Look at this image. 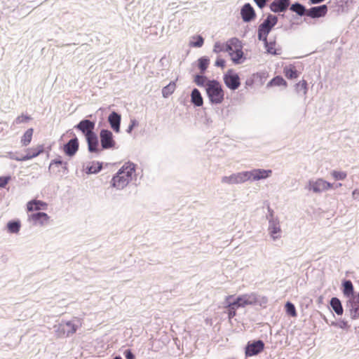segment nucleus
<instances>
[{
	"label": "nucleus",
	"instance_id": "nucleus-56",
	"mask_svg": "<svg viewBox=\"0 0 359 359\" xmlns=\"http://www.w3.org/2000/svg\"><path fill=\"white\" fill-rule=\"evenodd\" d=\"M20 157H21V156H11V158L12 159H14V160H15V158H20Z\"/></svg>",
	"mask_w": 359,
	"mask_h": 359
},
{
	"label": "nucleus",
	"instance_id": "nucleus-2",
	"mask_svg": "<svg viewBox=\"0 0 359 359\" xmlns=\"http://www.w3.org/2000/svg\"><path fill=\"white\" fill-rule=\"evenodd\" d=\"M233 298V295H229L225 299V303L227 307L236 310L239 307H244L247 305L255 304L257 302V294L255 293L245 294L240 295L233 302L230 300Z\"/></svg>",
	"mask_w": 359,
	"mask_h": 359
},
{
	"label": "nucleus",
	"instance_id": "nucleus-40",
	"mask_svg": "<svg viewBox=\"0 0 359 359\" xmlns=\"http://www.w3.org/2000/svg\"><path fill=\"white\" fill-rule=\"evenodd\" d=\"M285 310H286V312L288 315L292 316V317H295L297 316V311H296V309H295V306L294 305L288 302L285 304Z\"/></svg>",
	"mask_w": 359,
	"mask_h": 359
},
{
	"label": "nucleus",
	"instance_id": "nucleus-57",
	"mask_svg": "<svg viewBox=\"0 0 359 359\" xmlns=\"http://www.w3.org/2000/svg\"><path fill=\"white\" fill-rule=\"evenodd\" d=\"M113 359H123V358L121 356L117 355V356L114 357Z\"/></svg>",
	"mask_w": 359,
	"mask_h": 359
},
{
	"label": "nucleus",
	"instance_id": "nucleus-30",
	"mask_svg": "<svg viewBox=\"0 0 359 359\" xmlns=\"http://www.w3.org/2000/svg\"><path fill=\"white\" fill-rule=\"evenodd\" d=\"M343 293L348 299L352 295H355L353 293V285L351 280H345L343 283Z\"/></svg>",
	"mask_w": 359,
	"mask_h": 359
},
{
	"label": "nucleus",
	"instance_id": "nucleus-5",
	"mask_svg": "<svg viewBox=\"0 0 359 359\" xmlns=\"http://www.w3.org/2000/svg\"><path fill=\"white\" fill-rule=\"evenodd\" d=\"M333 187V184L323 178L309 180L305 189L313 194H321Z\"/></svg>",
	"mask_w": 359,
	"mask_h": 359
},
{
	"label": "nucleus",
	"instance_id": "nucleus-49",
	"mask_svg": "<svg viewBox=\"0 0 359 359\" xmlns=\"http://www.w3.org/2000/svg\"><path fill=\"white\" fill-rule=\"evenodd\" d=\"M256 5L261 9L264 8L267 3L265 0H253Z\"/></svg>",
	"mask_w": 359,
	"mask_h": 359
},
{
	"label": "nucleus",
	"instance_id": "nucleus-55",
	"mask_svg": "<svg viewBox=\"0 0 359 359\" xmlns=\"http://www.w3.org/2000/svg\"><path fill=\"white\" fill-rule=\"evenodd\" d=\"M352 196L354 198H358V197L359 196V191L358 189H355L353 192H352Z\"/></svg>",
	"mask_w": 359,
	"mask_h": 359
},
{
	"label": "nucleus",
	"instance_id": "nucleus-10",
	"mask_svg": "<svg viewBox=\"0 0 359 359\" xmlns=\"http://www.w3.org/2000/svg\"><path fill=\"white\" fill-rule=\"evenodd\" d=\"M264 348V343L262 340L259 339L252 341H248L245 346V355L247 357H251L258 355L263 351Z\"/></svg>",
	"mask_w": 359,
	"mask_h": 359
},
{
	"label": "nucleus",
	"instance_id": "nucleus-19",
	"mask_svg": "<svg viewBox=\"0 0 359 359\" xmlns=\"http://www.w3.org/2000/svg\"><path fill=\"white\" fill-rule=\"evenodd\" d=\"M43 151V146L39 145L36 148H29L27 150V154L25 156H21L20 158H15V161H25L36 157Z\"/></svg>",
	"mask_w": 359,
	"mask_h": 359
},
{
	"label": "nucleus",
	"instance_id": "nucleus-42",
	"mask_svg": "<svg viewBox=\"0 0 359 359\" xmlns=\"http://www.w3.org/2000/svg\"><path fill=\"white\" fill-rule=\"evenodd\" d=\"M31 119H32V118L29 116L22 114L20 116H18L15 119V121H13V124L18 125V124L23 123H27L29 121H30Z\"/></svg>",
	"mask_w": 359,
	"mask_h": 359
},
{
	"label": "nucleus",
	"instance_id": "nucleus-21",
	"mask_svg": "<svg viewBox=\"0 0 359 359\" xmlns=\"http://www.w3.org/2000/svg\"><path fill=\"white\" fill-rule=\"evenodd\" d=\"M121 120V115L116 111H112L108 117V121L110 126L116 133H118L120 131Z\"/></svg>",
	"mask_w": 359,
	"mask_h": 359
},
{
	"label": "nucleus",
	"instance_id": "nucleus-36",
	"mask_svg": "<svg viewBox=\"0 0 359 359\" xmlns=\"http://www.w3.org/2000/svg\"><path fill=\"white\" fill-rule=\"evenodd\" d=\"M204 43V39L201 35H196L193 37V40L190 41L189 46L195 48H200Z\"/></svg>",
	"mask_w": 359,
	"mask_h": 359
},
{
	"label": "nucleus",
	"instance_id": "nucleus-51",
	"mask_svg": "<svg viewBox=\"0 0 359 359\" xmlns=\"http://www.w3.org/2000/svg\"><path fill=\"white\" fill-rule=\"evenodd\" d=\"M124 356L126 359H135V355L130 349H126L124 351Z\"/></svg>",
	"mask_w": 359,
	"mask_h": 359
},
{
	"label": "nucleus",
	"instance_id": "nucleus-25",
	"mask_svg": "<svg viewBox=\"0 0 359 359\" xmlns=\"http://www.w3.org/2000/svg\"><path fill=\"white\" fill-rule=\"evenodd\" d=\"M201 69V74H196L194 76V82L198 86L205 87V90L207 89L208 84L209 83V81H211L212 80H208V78L203 75L205 70L206 69Z\"/></svg>",
	"mask_w": 359,
	"mask_h": 359
},
{
	"label": "nucleus",
	"instance_id": "nucleus-18",
	"mask_svg": "<svg viewBox=\"0 0 359 359\" xmlns=\"http://www.w3.org/2000/svg\"><path fill=\"white\" fill-rule=\"evenodd\" d=\"M64 152L68 156H73L76 154L79 149V140L77 137H74L69 140L64 145Z\"/></svg>",
	"mask_w": 359,
	"mask_h": 359
},
{
	"label": "nucleus",
	"instance_id": "nucleus-48",
	"mask_svg": "<svg viewBox=\"0 0 359 359\" xmlns=\"http://www.w3.org/2000/svg\"><path fill=\"white\" fill-rule=\"evenodd\" d=\"M10 180V176L0 177V187H5Z\"/></svg>",
	"mask_w": 359,
	"mask_h": 359
},
{
	"label": "nucleus",
	"instance_id": "nucleus-22",
	"mask_svg": "<svg viewBox=\"0 0 359 359\" xmlns=\"http://www.w3.org/2000/svg\"><path fill=\"white\" fill-rule=\"evenodd\" d=\"M88 143V147L90 152H97L98 139L95 133L91 134L86 137Z\"/></svg>",
	"mask_w": 359,
	"mask_h": 359
},
{
	"label": "nucleus",
	"instance_id": "nucleus-27",
	"mask_svg": "<svg viewBox=\"0 0 359 359\" xmlns=\"http://www.w3.org/2000/svg\"><path fill=\"white\" fill-rule=\"evenodd\" d=\"M264 43V47L267 53L271 54L273 55H277L280 54V50L276 49L275 48L276 41H268L267 38H266V41H262Z\"/></svg>",
	"mask_w": 359,
	"mask_h": 359
},
{
	"label": "nucleus",
	"instance_id": "nucleus-17",
	"mask_svg": "<svg viewBox=\"0 0 359 359\" xmlns=\"http://www.w3.org/2000/svg\"><path fill=\"white\" fill-rule=\"evenodd\" d=\"M328 11L327 6L323 4L317 6H313L308 9L307 16L313 19L324 17Z\"/></svg>",
	"mask_w": 359,
	"mask_h": 359
},
{
	"label": "nucleus",
	"instance_id": "nucleus-20",
	"mask_svg": "<svg viewBox=\"0 0 359 359\" xmlns=\"http://www.w3.org/2000/svg\"><path fill=\"white\" fill-rule=\"evenodd\" d=\"M29 218L33 222L34 225L43 226L48 223L49 216L45 212H39L32 214Z\"/></svg>",
	"mask_w": 359,
	"mask_h": 359
},
{
	"label": "nucleus",
	"instance_id": "nucleus-9",
	"mask_svg": "<svg viewBox=\"0 0 359 359\" xmlns=\"http://www.w3.org/2000/svg\"><path fill=\"white\" fill-rule=\"evenodd\" d=\"M100 143L102 149L114 148L116 142L114 140L112 133L107 129L101 130L100 133Z\"/></svg>",
	"mask_w": 359,
	"mask_h": 359
},
{
	"label": "nucleus",
	"instance_id": "nucleus-4",
	"mask_svg": "<svg viewBox=\"0 0 359 359\" xmlns=\"http://www.w3.org/2000/svg\"><path fill=\"white\" fill-rule=\"evenodd\" d=\"M278 19L276 15L268 14L264 21L259 25L257 30V38L259 41H266L269 34L278 23Z\"/></svg>",
	"mask_w": 359,
	"mask_h": 359
},
{
	"label": "nucleus",
	"instance_id": "nucleus-15",
	"mask_svg": "<svg viewBox=\"0 0 359 359\" xmlns=\"http://www.w3.org/2000/svg\"><path fill=\"white\" fill-rule=\"evenodd\" d=\"M290 0H273L269 5L270 10L275 13L285 12L290 5Z\"/></svg>",
	"mask_w": 359,
	"mask_h": 359
},
{
	"label": "nucleus",
	"instance_id": "nucleus-1",
	"mask_svg": "<svg viewBox=\"0 0 359 359\" xmlns=\"http://www.w3.org/2000/svg\"><path fill=\"white\" fill-rule=\"evenodd\" d=\"M135 171V165L133 163H126L111 179V186L118 190L125 188L133 179Z\"/></svg>",
	"mask_w": 359,
	"mask_h": 359
},
{
	"label": "nucleus",
	"instance_id": "nucleus-61",
	"mask_svg": "<svg viewBox=\"0 0 359 359\" xmlns=\"http://www.w3.org/2000/svg\"><path fill=\"white\" fill-rule=\"evenodd\" d=\"M266 1V3H268L270 0H265Z\"/></svg>",
	"mask_w": 359,
	"mask_h": 359
},
{
	"label": "nucleus",
	"instance_id": "nucleus-37",
	"mask_svg": "<svg viewBox=\"0 0 359 359\" xmlns=\"http://www.w3.org/2000/svg\"><path fill=\"white\" fill-rule=\"evenodd\" d=\"M67 162H64L61 160V157L52 160L49 165V170L54 169L55 167L58 168L59 165H62L65 170H67Z\"/></svg>",
	"mask_w": 359,
	"mask_h": 359
},
{
	"label": "nucleus",
	"instance_id": "nucleus-38",
	"mask_svg": "<svg viewBox=\"0 0 359 359\" xmlns=\"http://www.w3.org/2000/svg\"><path fill=\"white\" fill-rule=\"evenodd\" d=\"M55 332L58 337H68L67 335V331L64 327V325H62V323H59L58 325H56L54 326Z\"/></svg>",
	"mask_w": 359,
	"mask_h": 359
},
{
	"label": "nucleus",
	"instance_id": "nucleus-7",
	"mask_svg": "<svg viewBox=\"0 0 359 359\" xmlns=\"http://www.w3.org/2000/svg\"><path fill=\"white\" fill-rule=\"evenodd\" d=\"M269 211L270 212V219H269V227L268 231L271 235L272 239L276 241L280 238L281 229L280 222L278 218H274L273 215V210L269 207Z\"/></svg>",
	"mask_w": 359,
	"mask_h": 359
},
{
	"label": "nucleus",
	"instance_id": "nucleus-32",
	"mask_svg": "<svg viewBox=\"0 0 359 359\" xmlns=\"http://www.w3.org/2000/svg\"><path fill=\"white\" fill-rule=\"evenodd\" d=\"M21 224L18 220H12L8 222L7 228L10 233H17L20 229Z\"/></svg>",
	"mask_w": 359,
	"mask_h": 359
},
{
	"label": "nucleus",
	"instance_id": "nucleus-24",
	"mask_svg": "<svg viewBox=\"0 0 359 359\" xmlns=\"http://www.w3.org/2000/svg\"><path fill=\"white\" fill-rule=\"evenodd\" d=\"M330 306L334 313L338 316H341L344 313V309L341 301L337 297H332L330 302Z\"/></svg>",
	"mask_w": 359,
	"mask_h": 359
},
{
	"label": "nucleus",
	"instance_id": "nucleus-14",
	"mask_svg": "<svg viewBox=\"0 0 359 359\" xmlns=\"http://www.w3.org/2000/svg\"><path fill=\"white\" fill-rule=\"evenodd\" d=\"M248 173L250 181H258L270 177L272 173V170L258 168L249 170Z\"/></svg>",
	"mask_w": 359,
	"mask_h": 359
},
{
	"label": "nucleus",
	"instance_id": "nucleus-53",
	"mask_svg": "<svg viewBox=\"0 0 359 359\" xmlns=\"http://www.w3.org/2000/svg\"><path fill=\"white\" fill-rule=\"evenodd\" d=\"M228 309L229 318L233 317L236 315V310H233V309L229 307H228Z\"/></svg>",
	"mask_w": 359,
	"mask_h": 359
},
{
	"label": "nucleus",
	"instance_id": "nucleus-34",
	"mask_svg": "<svg viewBox=\"0 0 359 359\" xmlns=\"http://www.w3.org/2000/svg\"><path fill=\"white\" fill-rule=\"evenodd\" d=\"M62 324L67 331V335L72 334L76 332L78 326L73 321H62Z\"/></svg>",
	"mask_w": 359,
	"mask_h": 359
},
{
	"label": "nucleus",
	"instance_id": "nucleus-54",
	"mask_svg": "<svg viewBox=\"0 0 359 359\" xmlns=\"http://www.w3.org/2000/svg\"><path fill=\"white\" fill-rule=\"evenodd\" d=\"M325 0H309L310 4H319L325 1Z\"/></svg>",
	"mask_w": 359,
	"mask_h": 359
},
{
	"label": "nucleus",
	"instance_id": "nucleus-33",
	"mask_svg": "<svg viewBox=\"0 0 359 359\" xmlns=\"http://www.w3.org/2000/svg\"><path fill=\"white\" fill-rule=\"evenodd\" d=\"M33 132L34 130L32 128H29L25 131L21 139L22 146H27L31 142Z\"/></svg>",
	"mask_w": 359,
	"mask_h": 359
},
{
	"label": "nucleus",
	"instance_id": "nucleus-6",
	"mask_svg": "<svg viewBox=\"0 0 359 359\" xmlns=\"http://www.w3.org/2000/svg\"><path fill=\"white\" fill-rule=\"evenodd\" d=\"M250 181L248 171H243L233 173L229 176H224L222 177L221 182L227 184H237Z\"/></svg>",
	"mask_w": 359,
	"mask_h": 359
},
{
	"label": "nucleus",
	"instance_id": "nucleus-47",
	"mask_svg": "<svg viewBox=\"0 0 359 359\" xmlns=\"http://www.w3.org/2000/svg\"><path fill=\"white\" fill-rule=\"evenodd\" d=\"M332 325L337 326L341 329H348L349 327V325H348L347 321H345L344 320H340L338 323H332Z\"/></svg>",
	"mask_w": 359,
	"mask_h": 359
},
{
	"label": "nucleus",
	"instance_id": "nucleus-52",
	"mask_svg": "<svg viewBox=\"0 0 359 359\" xmlns=\"http://www.w3.org/2000/svg\"><path fill=\"white\" fill-rule=\"evenodd\" d=\"M341 2L344 5L345 7L349 8L351 7L353 3V0H341Z\"/></svg>",
	"mask_w": 359,
	"mask_h": 359
},
{
	"label": "nucleus",
	"instance_id": "nucleus-3",
	"mask_svg": "<svg viewBox=\"0 0 359 359\" xmlns=\"http://www.w3.org/2000/svg\"><path fill=\"white\" fill-rule=\"evenodd\" d=\"M208 98L212 104H221L224 100V93L222 86L216 80L209 81L205 90Z\"/></svg>",
	"mask_w": 359,
	"mask_h": 359
},
{
	"label": "nucleus",
	"instance_id": "nucleus-28",
	"mask_svg": "<svg viewBox=\"0 0 359 359\" xmlns=\"http://www.w3.org/2000/svg\"><path fill=\"white\" fill-rule=\"evenodd\" d=\"M102 168V163L100 162H92L91 165H86L85 170L86 172L88 175L96 174L99 172Z\"/></svg>",
	"mask_w": 359,
	"mask_h": 359
},
{
	"label": "nucleus",
	"instance_id": "nucleus-11",
	"mask_svg": "<svg viewBox=\"0 0 359 359\" xmlns=\"http://www.w3.org/2000/svg\"><path fill=\"white\" fill-rule=\"evenodd\" d=\"M224 81L226 86L232 90L238 89L241 85L238 75L231 69L224 75Z\"/></svg>",
	"mask_w": 359,
	"mask_h": 359
},
{
	"label": "nucleus",
	"instance_id": "nucleus-29",
	"mask_svg": "<svg viewBox=\"0 0 359 359\" xmlns=\"http://www.w3.org/2000/svg\"><path fill=\"white\" fill-rule=\"evenodd\" d=\"M272 86H283L284 88L287 86L286 81L280 76H277L272 79L267 84L266 88Z\"/></svg>",
	"mask_w": 359,
	"mask_h": 359
},
{
	"label": "nucleus",
	"instance_id": "nucleus-16",
	"mask_svg": "<svg viewBox=\"0 0 359 359\" xmlns=\"http://www.w3.org/2000/svg\"><path fill=\"white\" fill-rule=\"evenodd\" d=\"M95 123L88 119H83L81 121L75 128L79 130L85 135V136L90 135L95 133L93 130L95 128Z\"/></svg>",
	"mask_w": 359,
	"mask_h": 359
},
{
	"label": "nucleus",
	"instance_id": "nucleus-50",
	"mask_svg": "<svg viewBox=\"0 0 359 359\" xmlns=\"http://www.w3.org/2000/svg\"><path fill=\"white\" fill-rule=\"evenodd\" d=\"M137 125V122L135 119L130 120V123L127 129V133H130L133 130L135 126Z\"/></svg>",
	"mask_w": 359,
	"mask_h": 359
},
{
	"label": "nucleus",
	"instance_id": "nucleus-8",
	"mask_svg": "<svg viewBox=\"0 0 359 359\" xmlns=\"http://www.w3.org/2000/svg\"><path fill=\"white\" fill-rule=\"evenodd\" d=\"M346 311L349 312L352 319L359 318V293L351 296L345 305Z\"/></svg>",
	"mask_w": 359,
	"mask_h": 359
},
{
	"label": "nucleus",
	"instance_id": "nucleus-35",
	"mask_svg": "<svg viewBox=\"0 0 359 359\" xmlns=\"http://www.w3.org/2000/svg\"><path fill=\"white\" fill-rule=\"evenodd\" d=\"M175 89V83L174 81H172L162 89L163 97H168L174 92Z\"/></svg>",
	"mask_w": 359,
	"mask_h": 359
},
{
	"label": "nucleus",
	"instance_id": "nucleus-39",
	"mask_svg": "<svg viewBox=\"0 0 359 359\" xmlns=\"http://www.w3.org/2000/svg\"><path fill=\"white\" fill-rule=\"evenodd\" d=\"M296 90L298 93L305 95L307 93V83L305 80L301 81L296 85Z\"/></svg>",
	"mask_w": 359,
	"mask_h": 359
},
{
	"label": "nucleus",
	"instance_id": "nucleus-44",
	"mask_svg": "<svg viewBox=\"0 0 359 359\" xmlns=\"http://www.w3.org/2000/svg\"><path fill=\"white\" fill-rule=\"evenodd\" d=\"M226 44H222L219 42H216L214 45V48H213V50L214 52L215 53H219V52H222V51H225L226 52Z\"/></svg>",
	"mask_w": 359,
	"mask_h": 359
},
{
	"label": "nucleus",
	"instance_id": "nucleus-26",
	"mask_svg": "<svg viewBox=\"0 0 359 359\" xmlns=\"http://www.w3.org/2000/svg\"><path fill=\"white\" fill-rule=\"evenodd\" d=\"M191 102L196 107H201L203 104V100L200 91L194 88L191 93Z\"/></svg>",
	"mask_w": 359,
	"mask_h": 359
},
{
	"label": "nucleus",
	"instance_id": "nucleus-58",
	"mask_svg": "<svg viewBox=\"0 0 359 359\" xmlns=\"http://www.w3.org/2000/svg\"><path fill=\"white\" fill-rule=\"evenodd\" d=\"M284 67H294L292 65H290L289 66H285Z\"/></svg>",
	"mask_w": 359,
	"mask_h": 359
},
{
	"label": "nucleus",
	"instance_id": "nucleus-60",
	"mask_svg": "<svg viewBox=\"0 0 359 359\" xmlns=\"http://www.w3.org/2000/svg\"><path fill=\"white\" fill-rule=\"evenodd\" d=\"M323 299V298H322V297H320L319 298V301H321V299Z\"/></svg>",
	"mask_w": 359,
	"mask_h": 359
},
{
	"label": "nucleus",
	"instance_id": "nucleus-43",
	"mask_svg": "<svg viewBox=\"0 0 359 359\" xmlns=\"http://www.w3.org/2000/svg\"><path fill=\"white\" fill-rule=\"evenodd\" d=\"M210 64V58L203 56L198 60L197 67H208Z\"/></svg>",
	"mask_w": 359,
	"mask_h": 359
},
{
	"label": "nucleus",
	"instance_id": "nucleus-41",
	"mask_svg": "<svg viewBox=\"0 0 359 359\" xmlns=\"http://www.w3.org/2000/svg\"><path fill=\"white\" fill-rule=\"evenodd\" d=\"M331 175L336 180H344L347 176L346 172L337 170H333Z\"/></svg>",
	"mask_w": 359,
	"mask_h": 359
},
{
	"label": "nucleus",
	"instance_id": "nucleus-23",
	"mask_svg": "<svg viewBox=\"0 0 359 359\" xmlns=\"http://www.w3.org/2000/svg\"><path fill=\"white\" fill-rule=\"evenodd\" d=\"M290 10L299 16H307L308 9H306V6L299 2H294L290 6Z\"/></svg>",
	"mask_w": 359,
	"mask_h": 359
},
{
	"label": "nucleus",
	"instance_id": "nucleus-13",
	"mask_svg": "<svg viewBox=\"0 0 359 359\" xmlns=\"http://www.w3.org/2000/svg\"><path fill=\"white\" fill-rule=\"evenodd\" d=\"M241 18L244 22H250L256 18V13L250 3H245L241 8Z\"/></svg>",
	"mask_w": 359,
	"mask_h": 359
},
{
	"label": "nucleus",
	"instance_id": "nucleus-59",
	"mask_svg": "<svg viewBox=\"0 0 359 359\" xmlns=\"http://www.w3.org/2000/svg\"><path fill=\"white\" fill-rule=\"evenodd\" d=\"M341 183H339L338 184H337V186H336V187H341Z\"/></svg>",
	"mask_w": 359,
	"mask_h": 359
},
{
	"label": "nucleus",
	"instance_id": "nucleus-31",
	"mask_svg": "<svg viewBox=\"0 0 359 359\" xmlns=\"http://www.w3.org/2000/svg\"><path fill=\"white\" fill-rule=\"evenodd\" d=\"M46 205V204L41 201H31L27 203V210L28 211H32L34 210H39L42 208L43 206Z\"/></svg>",
	"mask_w": 359,
	"mask_h": 359
},
{
	"label": "nucleus",
	"instance_id": "nucleus-12",
	"mask_svg": "<svg viewBox=\"0 0 359 359\" xmlns=\"http://www.w3.org/2000/svg\"><path fill=\"white\" fill-rule=\"evenodd\" d=\"M226 52L231 56V59L234 65L242 64L245 60L243 52L241 49L233 50L231 44L229 43H226Z\"/></svg>",
	"mask_w": 359,
	"mask_h": 359
},
{
	"label": "nucleus",
	"instance_id": "nucleus-45",
	"mask_svg": "<svg viewBox=\"0 0 359 359\" xmlns=\"http://www.w3.org/2000/svg\"><path fill=\"white\" fill-rule=\"evenodd\" d=\"M285 76L287 78L293 79L297 77L296 69H285Z\"/></svg>",
	"mask_w": 359,
	"mask_h": 359
},
{
	"label": "nucleus",
	"instance_id": "nucleus-46",
	"mask_svg": "<svg viewBox=\"0 0 359 359\" xmlns=\"http://www.w3.org/2000/svg\"><path fill=\"white\" fill-rule=\"evenodd\" d=\"M226 64V61L224 58L221 57L220 56H217L215 62V66L217 67H224Z\"/></svg>",
	"mask_w": 359,
	"mask_h": 359
}]
</instances>
